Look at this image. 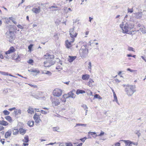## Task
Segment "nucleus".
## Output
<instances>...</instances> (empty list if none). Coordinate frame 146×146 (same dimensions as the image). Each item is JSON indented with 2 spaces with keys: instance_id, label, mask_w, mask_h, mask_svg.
I'll list each match as a JSON object with an SVG mask.
<instances>
[{
  "instance_id": "obj_1",
  "label": "nucleus",
  "mask_w": 146,
  "mask_h": 146,
  "mask_svg": "<svg viewBox=\"0 0 146 146\" xmlns=\"http://www.w3.org/2000/svg\"><path fill=\"white\" fill-rule=\"evenodd\" d=\"M119 26L123 33L131 34L133 31V29L134 27V24L133 21H124Z\"/></svg>"
},
{
  "instance_id": "obj_2",
  "label": "nucleus",
  "mask_w": 146,
  "mask_h": 146,
  "mask_svg": "<svg viewBox=\"0 0 146 146\" xmlns=\"http://www.w3.org/2000/svg\"><path fill=\"white\" fill-rule=\"evenodd\" d=\"M53 55H50L48 53H47L44 55V58L47 60L44 62V65L45 67H49L54 64L55 62L53 60Z\"/></svg>"
},
{
  "instance_id": "obj_3",
  "label": "nucleus",
  "mask_w": 146,
  "mask_h": 146,
  "mask_svg": "<svg viewBox=\"0 0 146 146\" xmlns=\"http://www.w3.org/2000/svg\"><path fill=\"white\" fill-rule=\"evenodd\" d=\"M135 88V85H127L125 86V91L128 96H131L136 92Z\"/></svg>"
},
{
  "instance_id": "obj_4",
  "label": "nucleus",
  "mask_w": 146,
  "mask_h": 146,
  "mask_svg": "<svg viewBox=\"0 0 146 146\" xmlns=\"http://www.w3.org/2000/svg\"><path fill=\"white\" fill-rule=\"evenodd\" d=\"M87 45H85L82 46L80 50V56L82 58H85L87 56L88 53V49L87 48Z\"/></svg>"
},
{
  "instance_id": "obj_5",
  "label": "nucleus",
  "mask_w": 146,
  "mask_h": 146,
  "mask_svg": "<svg viewBox=\"0 0 146 146\" xmlns=\"http://www.w3.org/2000/svg\"><path fill=\"white\" fill-rule=\"evenodd\" d=\"M6 37L8 39L10 42H11L15 39V37L13 32L11 31H7L6 33Z\"/></svg>"
},
{
  "instance_id": "obj_6",
  "label": "nucleus",
  "mask_w": 146,
  "mask_h": 146,
  "mask_svg": "<svg viewBox=\"0 0 146 146\" xmlns=\"http://www.w3.org/2000/svg\"><path fill=\"white\" fill-rule=\"evenodd\" d=\"M74 27L70 29L69 32L71 38V42H73L75 40L74 38L76 37L77 34L74 31Z\"/></svg>"
},
{
  "instance_id": "obj_7",
  "label": "nucleus",
  "mask_w": 146,
  "mask_h": 146,
  "mask_svg": "<svg viewBox=\"0 0 146 146\" xmlns=\"http://www.w3.org/2000/svg\"><path fill=\"white\" fill-rule=\"evenodd\" d=\"M62 93V90L61 89L56 88L53 91V94L54 96L59 97L61 95Z\"/></svg>"
},
{
  "instance_id": "obj_8",
  "label": "nucleus",
  "mask_w": 146,
  "mask_h": 146,
  "mask_svg": "<svg viewBox=\"0 0 146 146\" xmlns=\"http://www.w3.org/2000/svg\"><path fill=\"white\" fill-rule=\"evenodd\" d=\"M41 11V9L40 6H38L37 7H33L31 10L32 12L36 14H38L40 13Z\"/></svg>"
},
{
  "instance_id": "obj_9",
  "label": "nucleus",
  "mask_w": 146,
  "mask_h": 146,
  "mask_svg": "<svg viewBox=\"0 0 146 146\" xmlns=\"http://www.w3.org/2000/svg\"><path fill=\"white\" fill-rule=\"evenodd\" d=\"M52 102L53 106H57L60 104V100L57 98H53L52 100Z\"/></svg>"
},
{
  "instance_id": "obj_10",
  "label": "nucleus",
  "mask_w": 146,
  "mask_h": 146,
  "mask_svg": "<svg viewBox=\"0 0 146 146\" xmlns=\"http://www.w3.org/2000/svg\"><path fill=\"white\" fill-rule=\"evenodd\" d=\"M133 15H134L135 17L137 19H140L142 17L143 15L142 12H137L134 13Z\"/></svg>"
},
{
  "instance_id": "obj_11",
  "label": "nucleus",
  "mask_w": 146,
  "mask_h": 146,
  "mask_svg": "<svg viewBox=\"0 0 146 146\" xmlns=\"http://www.w3.org/2000/svg\"><path fill=\"white\" fill-rule=\"evenodd\" d=\"M15 51V48L13 46L11 47L9 50L5 52V54H9L14 52Z\"/></svg>"
},
{
  "instance_id": "obj_12",
  "label": "nucleus",
  "mask_w": 146,
  "mask_h": 146,
  "mask_svg": "<svg viewBox=\"0 0 146 146\" xmlns=\"http://www.w3.org/2000/svg\"><path fill=\"white\" fill-rule=\"evenodd\" d=\"M123 141L125 143V144H126V146H131V144L133 143V142L130 141L129 140H122L120 141Z\"/></svg>"
},
{
  "instance_id": "obj_13",
  "label": "nucleus",
  "mask_w": 146,
  "mask_h": 146,
  "mask_svg": "<svg viewBox=\"0 0 146 146\" xmlns=\"http://www.w3.org/2000/svg\"><path fill=\"white\" fill-rule=\"evenodd\" d=\"M56 68V69L58 70V71H60L62 69V63L61 62H59Z\"/></svg>"
},
{
  "instance_id": "obj_14",
  "label": "nucleus",
  "mask_w": 146,
  "mask_h": 146,
  "mask_svg": "<svg viewBox=\"0 0 146 146\" xmlns=\"http://www.w3.org/2000/svg\"><path fill=\"white\" fill-rule=\"evenodd\" d=\"M11 130H9L5 133V138H7L10 137L11 135Z\"/></svg>"
},
{
  "instance_id": "obj_15",
  "label": "nucleus",
  "mask_w": 146,
  "mask_h": 146,
  "mask_svg": "<svg viewBox=\"0 0 146 146\" xmlns=\"http://www.w3.org/2000/svg\"><path fill=\"white\" fill-rule=\"evenodd\" d=\"M71 40L69 41L68 40H67L65 41L66 46L67 48H69L71 46Z\"/></svg>"
},
{
  "instance_id": "obj_16",
  "label": "nucleus",
  "mask_w": 146,
  "mask_h": 146,
  "mask_svg": "<svg viewBox=\"0 0 146 146\" xmlns=\"http://www.w3.org/2000/svg\"><path fill=\"white\" fill-rule=\"evenodd\" d=\"M68 95L69 98H71L73 99L75 98L76 97V95L74 93H72L70 92L68 93Z\"/></svg>"
},
{
  "instance_id": "obj_17",
  "label": "nucleus",
  "mask_w": 146,
  "mask_h": 146,
  "mask_svg": "<svg viewBox=\"0 0 146 146\" xmlns=\"http://www.w3.org/2000/svg\"><path fill=\"white\" fill-rule=\"evenodd\" d=\"M90 78V76L88 74L83 75L82 76V78L84 80H87Z\"/></svg>"
},
{
  "instance_id": "obj_18",
  "label": "nucleus",
  "mask_w": 146,
  "mask_h": 146,
  "mask_svg": "<svg viewBox=\"0 0 146 146\" xmlns=\"http://www.w3.org/2000/svg\"><path fill=\"white\" fill-rule=\"evenodd\" d=\"M27 111L29 113L32 114L34 113V110L33 108L31 107H29L27 110Z\"/></svg>"
},
{
  "instance_id": "obj_19",
  "label": "nucleus",
  "mask_w": 146,
  "mask_h": 146,
  "mask_svg": "<svg viewBox=\"0 0 146 146\" xmlns=\"http://www.w3.org/2000/svg\"><path fill=\"white\" fill-rule=\"evenodd\" d=\"M28 71L31 72L36 73L38 74L40 73V71L37 69H31L30 70H28Z\"/></svg>"
},
{
  "instance_id": "obj_20",
  "label": "nucleus",
  "mask_w": 146,
  "mask_h": 146,
  "mask_svg": "<svg viewBox=\"0 0 146 146\" xmlns=\"http://www.w3.org/2000/svg\"><path fill=\"white\" fill-rule=\"evenodd\" d=\"M70 58L68 60L69 62H72L76 58V56H69Z\"/></svg>"
},
{
  "instance_id": "obj_21",
  "label": "nucleus",
  "mask_w": 146,
  "mask_h": 146,
  "mask_svg": "<svg viewBox=\"0 0 146 146\" xmlns=\"http://www.w3.org/2000/svg\"><path fill=\"white\" fill-rule=\"evenodd\" d=\"M0 124L4 126H6L8 125V123L7 121L2 120L0 121Z\"/></svg>"
},
{
  "instance_id": "obj_22",
  "label": "nucleus",
  "mask_w": 146,
  "mask_h": 146,
  "mask_svg": "<svg viewBox=\"0 0 146 146\" xmlns=\"http://www.w3.org/2000/svg\"><path fill=\"white\" fill-rule=\"evenodd\" d=\"M85 93V91L80 89H78L76 91V94L78 95L80 94H83Z\"/></svg>"
},
{
  "instance_id": "obj_23",
  "label": "nucleus",
  "mask_w": 146,
  "mask_h": 146,
  "mask_svg": "<svg viewBox=\"0 0 146 146\" xmlns=\"http://www.w3.org/2000/svg\"><path fill=\"white\" fill-rule=\"evenodd\" d=\"M58 7L56 6H52L49 7V9H51L52 11H57L58 10L57 9H53V8H57Z\"/></svg>"
},
{
  "instance_id": "obj_24",
  "label": "nucleus",
  "mask_w": 146,
  "mask_h": 146,
  "mask_svg": "<svg viewBox=\"0 0 146 146\" xmlns=\"http://www.w3.org/2000/svg\"><path fill=\"white\" fill-rule=\"evenodd\" d=\"M5 118L10 123H12L13 121L12 118L10 116H7L5 117Z\"/></svg>"
},
{
  "instance_id": "obj_25",
  "label": "nucleus",
  "mask_w": 146,
  "mask_h": 146,
  "mask_svg": "<svg viewBox=\"0 0 146 146\" xmlns=\"http://www.w3.org/2000/svg\"><path fill=\"white\" fill-rule=\"evenodd\" d=\"M14 113L15 115H17L19 114H21V111L20 110H16L14 111Z\"/></svg>"
},
{
  "instance_id": "obj_26",
  "label": "nucleus",
  "mask_w": 146,
  "mask_h": 146,
  "mask_svg": "<svg viewBox=\"0 0 146 146\" xmlns=\"http://www.w3.org/2000/svg\"><path fill=\"white\" fill-rule=\"evenodd\" d=\"M28 125L30 127H32L34 124V121H29L27 123Z\"/></svg>"
},
{
  "instance_id": "obj_27",
  "label": "nucleus",
  "mask_w": 146,
  "mask_h": 146,
  "mask_svg": "<svg viewBox=\"0 0 146 146\" xmlns=\"http://www.w3.org/2000/svg\"><path fill=\"white\" fill-rule=\"evenodd\" d=\"M94 82L92 79H90L87 85L90 87L93 85L92 83Z\"/></svg>"
},
{
  "instance_id": "obj_28",
  "label": "nucleus",
  "mask_w": 146,
  "mask_h": 146,
  "mask_svg": "<svg viewBox=\"0 0 146 146\" xmlns=\"http://www.w3.org/2000/svg\"><path fill=\"white\" fill-rule=\"evenodd\" d=\"M29 141V137L27 136L24 137V139L23 140V141L24 142L27 143Z\"/></svg>"
},
{
  "instance_id": "obj_29",
  "label": "nucleus",
  "mask_w": 146,
  "mask_h": 146,
  "mask_svg": "<svg viewBox=\"0 0 146 146\" xmlns=\"http://www.w3.org/2000/svg\"><path fill=\"white\" fill-rule=\"evenodd\" d=\"M12 132L13 135H15L17 134L18 133L19 131L17 129H13L12 130Z\"/></svg>"
},
{
  "instance_id": "obj_30",
  "label": "nucleus",
  "mask_w": 146,
  "mask_h": 146,
  "mask_svg": "<svg viewBox=\"0 0 146 146\" xmlns=\"http://www.w3.org/2000/svg\"><path fill=\"white\" fill-rule=\"evenodd\" d=\"M140 31L143 33H146V29L145 27L140 28Z\"/></svg>"
},
{
  "instance_id": "obj_31",
  "label": "nucleus",
  "mask_w": 146,
  "mask_h": 146,
  "mask_svg": "<svg viewBox=\"0 0 146 146\" xmlns=\"http://www.w3.org/2000/svg\"><path fill=\"white\" fill-rule=\"evenodd\" d=\"M19 132L20 133L24 134L26 132V131L23 128H20L19 129Z\"/></svg>"
},
{
  "instance_id": "obj_32",
  "label": "nucleus",
  "mask_w": 146,
  "mask_h": 146,
  "mask_svg": "<svg viewBox=\"0 0 146 146\" xmlns=\"http://www.w3.org/2000/svg\"><path fill=\"white\" fill-rule=\"evenodd\" d=\"M3 113L5 115H8L10 114V112L7 110H4Z\"/></svg>"
},
{
  "instance_id": "obj_33",
  "label": "nucleus",
  "mask_w": 146,
  "mask_h": 146,
  "mask_svg": "<svg viewBox=\"0 0 146 146\" xmlns=\"http://www.w3.org/2000/svg\"><path fill=\"white\" fill-rule=\"evenodd\" d=\"M39 115H38L36 113H35L34 115L33 118L35 120L37 119L40 117H39Z\"/></svg>"
},
{
  "instance_id": "obj_34",
  "label": "nucleus",
  "mask_w": 146,
  "mask_h": 146,
  "mask_svg": "<svg viewBox=\"0 0 146 146\" xmlns=\"http://www.w3.org/2000/svg\"><path fill=\"white\" fill-rule=\"evenodd\" d=\"M82 107L84 108L85 110H86V115L87 114V111H88L87 110L88 108L86 105L84 104L82 106Z\"/></svg>"
},
{
  "instance_id": "obj_35",
  "label": "nucleus",
  "mask_w": 146,
  "mask_h": 146,
  "mask_svg": "<svg viewBox=\"0 0 146 146\" xmlns=\"http://www.w3.org/2000/svg\"><path fill=\"white\" fill-rule=\"evenodd\" d=\"M86 124H83L81 123H77L75 127L77 126H82L84 127H86Z\"/></svg>"
},
{
  "instance_id": "obj_36",
  "label": "nucleus",
  "mask_w": 146,
  "mask_h": 146,
  "mask_svg": "<svg viewBox=\"0 0 146 146\" xmlns=\"http://www.w3.org/2000/svg\"><path fill=\"white\" fill-rule=\"evenodd\" d=\"M88 69L90 71H91V67H92V65H91V63L90 62L88 64Z\"/></svg>"
},
{
  "instance_id": "obj_37",
  "label": "nucleus",
  "mask_w": 146,
  "mask_h": 146,
  "mask_svg": "<svg viewBox=\"0 0 146 146\" xmlns=\"http://www.w3.org/2000/svg\"><path fill=\"white\" fill-rule=\"evenodd\" d=\"M0 74L4 75H8V73L0 71Z\"/></svg>"
},
{
  "instance_id": "obj_38",
  "label": "nucleus",
  "mask_w": 146,
  "mask_h": 146,
  "mask_svg": "<svg viewBox=\"0 0 146 146\" xmlns=\"http://www.w3.org/2000/svg\"><path fill=\"white\" fill-rule=\"evenodd\" d=\"M114 98L115 101L117 103H118L117 98L115 94H113Z\"/></svg>"
},
{
  "instance_id": "obj_39",
  "label": "nucleus",
  "mask_w": 146,
  "mask_h": 146,
  "mask_svg": "<svg viewBox=\"0 0 146 146\" xmlns=\"http://www.w3.org/2000/svg\"><path fill=\"white\" fill-rule=\"evenodd\" d=\"M40 112L42 114H47L48 112L46 111H45L44 110H40Z\"/></svg>"
},
{
  "instance_id": "obj_40",
  "label": "nucleus",
  "mask_w": 146,
  "mask_h": 146,
  "mask_svg": "<svg viewBox=\"0 0 146 146\" xmlns=\"http://www.w3.org/2000/svg\"><path fill=\"white\" fill-rule=\"evenodd\" d=\"M104 133V132L102 131L100 133L99 135H96V137H97V136H102Z\"/></svg>"
},
{
  "instance_id": "obj_41",
  "label": "nucleus",
  "mask_w": 146,
  "mask_h": 146,
  "mask_svg": "<svg viewBox=\"0 0 146 146\" xmlns=\"http://www.w3.org/2000/svg\"><path fill=\"white\" fill-rule=\"evenodd\" d=\"M68 94H64L63 96V98H64L65 99H66L69 98L68 97Z\"/></svg>"
},
{
  "instance_id": "obj_42",
  "label": "nucleus",
  "mask_w": 146,
  "mask_h": 146,
  "mask_svg": "<svg viewBox=\"0 0 146 146\" xmlns=\"http://www.w3.org/2000/svg\"><path fill=\"white\" fill-rule=\"evenodd\" d=\"M10 20H11L12 21V22L14 23L15 24H17V23L15 21V20L14 19V18H13L12 17H11V18H9Z\"/></svg>"
},
{
  "instance_id": "obj_43",
  "label": "nucleus",
  "mask_w": 146,
  "mask_h": 146,
  "mask_svg": "<svg viewBox=\"0 0 146 146\" xmlns=\"http://www.w3.org/2000/svg\"><path fill=\"white\" fill-rule=\"evenodd\" d=\"M35 121L36 123H39L41 121V120L40 119V118H39L37 119H36L35 120Z\"/></svg>"
},
{
  "instance_id": "obj_44",
  "label": "nucleus",
  "mask_w": 146,
  "mask_h": 146,
  "mask_svg": "<svg viewBox=\"0 0 146 146\" xmlns=\"http://www.w3.org/2000/svg\"><path fill=\"white\" fill-rule=\"evenodd\" d=\"M128 50L129 51H133L135 52L134 50V49L133 48L131 47H129L128 48Z\"/></svg>"
},
{
  "instance_id": "obj_45",
  "label": "nucleus",
  "mask_w": 146,
  "mask_h": 146,
  "mask_svg": "<svg viewBox=\"0 0 146 146\" xmlns=\"http://www.w3.org/2000/svg\"><path fill=\"white\" fill-rule=\"evenodd\" d=\"M33 45L32 44H30L28 46V49L29 50L31 51V48L33 46Z\"/></svg>"
},
{
  "instance_id": "obj_46",
  "label": "nucleus",
  "mask_w": 146,
  "mask_h": 146,
  "mask_svg": "<svg viewBox=\"0 0 146 146\" xmlns=\"http://www.w3.org/2000/svg\"><path fill=\"white\" fill-rule=\"evenodd\" d=\"M127 70L128 71H129L130 72H133L135 71V70H133L129 68H127Z\"/></svg>"
},
{
  "instance_id": "obj_47",
  "label": "nucleus",
  "mask_w": 146,
  "mask_h": 146,
  "mask_svg": "<svg viewBox=\"0 0 146 146\" xmlns=\"http://www.w3.org/2000/svg\"><path fill=\"white\" fill-rule=\"evenodd\" d=\"M57 143L59 144V146H65V143Z\"/></svg>"
},
{
  "instance_id": "obj_48",
  "label": "nucleus",
  "mask_w": 146,
  "mask_h": 146,
  "mask_svg": "<svg viewBox=\"0 0 146 146\" xmlns=\"http://www.w3.org/2000/svg\"><path fill=\"white\" fill-rule=\"evenodd\" d=\"M127 10H128V12H130V13H132L133 11V8H132V9L128 8Z\"/></svg>"
},
{
  "instance_id": "obj_49",
  "label": "nucleus",
  "mask_w": 146,
  "mask_h": 146,
  "mask_svg": "<svg viewBox=\"0 0 146 146\" xmlns=\"http://www.w3.org/2000/svg\"><path fill=\"white\" fill-rule=\"evenodd\" d=\"M72 145L71 143H66L65 146H72Z\"/></svg>"
},
{
  "instance_id": "obj_50",
  "label": "nucleus",
  "mask_w": 146,
  "mask_h": 146,
  "mask_svg": "<svg viewBox=\"0 0 146 146\" xmlns=\"http://www.w3.org/2000/svg\"><path fill=\"white\" fill-rule=\"evenodd\" d=\"M87 94L88 95H89L90 96L92 95V91L90 90H89L88 91V92L87 93Z\"/></svg>"
},
{
  "instance_id": "obj_51",
  "label": "nucleus",
  "mask_w": 146,
  "mask_h": 146,
  "mask_svg": "<svg viewBox=\"0 0 146 146\" xmlns=\"http://www.w3.org/2000/svg\"><path fill=\"white\" fill-rule=\"evenodd\" d=\"M46 74L48 75L49 76H50L51 75V73L49 71H47L46 72Z\"/></svg>"
},
{
  "instance_id": "obj_52",
  "label": "nucleus",
  "mask_w": 146,
  "mask_h": 146,
  "mask_svg": "<svg viewBox=\"0 0 146 146\" xmlns=\"http://www.w3.org/2000/svg\"><path fill=\"white\" fill-rule=\"evenodd\" d=\"M8 54H5V55L4 56V57L6 59H8L9 58V56H8Z\"/></svg>"
},
{
  "instance_id": "obj_53",
  "label": "nucleus",
  "mask_w": 146,
  "mask_h": 146,
  "mask_svg": "<svg viewBox=\"0 0 146 146\" xmlns=\"http://www.w3.org/2000/svg\"><path fill=\"white\" fill-rule=\"evenodd\" d=\"M60 100H61V101L63 103H65V102H66V99H65L64 98H61L60 99Z\"/></svg>"
},
{
  "instance_id": "obj_54",
  "label": "nucleus",
  "mask_w": 146,
  "mask_h": 146,
  "mask_svg": "<svg viewBox=\"0 0 146 146\" xmlns=\"http://www.w3.org/2000/svg\"><path fill=\"white\" fill-rule=\"evenodd\" d=\"M17 27H18V28H20L21 29H23V27L20 25H17Z\"/></svg>"
},
{
  "instance_id": "obj_55",
  "label": "nucleus",
  "mask_w": 146,
  "mask_h": 146,
  "mask_svg": "<svg viewBox=\"0 0 146 146\" xmlns=\"http://www.w3.org/2000/svg\"><path fill=\"white\" fill-rule=\"evenodd\" d=\"M136 134L137 135L138 137L141 135V133H140L139 131H137Z\"/></svg>"
},
{
  "instance_id": "obj_56",
  "label": "nucleus",
  "mask_w": 146,
  "mask_h": 146,
  "mask_svg": "<svg viewBox=\"0 0 146 146\" xmlns=\"http://www.w3.org/2000/svg\"><path fill=\"white\" fill-rule=\"evenodd\" d=\"M33 60L32 59H30L29 60V61H28V62L30 64H31V63H33Z\"/></svg>"
},
{
  "instance_id": "obj_57",
  "label": "nucleus",
  "mask_w": 146,
  "mask_h": 146,
  "mask_svg": "<svg viewBox=\"0 0 146 146\" xmlns=\"http://www.w3.org/2000/svg\"><path fill=\"white\" fill-rule=\"evenodd\" d=\"M87 138L86 137H85L84 138H83L81 139V140L82 142H84L85 141V140Z\"/></svg>"
},
{
  "instance_id": "obj_58",
  "label": "nucleus",
  "mask_w": 146,
  "mask_h": 146,
  "mask_svg": "<svg viewBox=\"0 0 146 146\" xmlns=\"http://www.w3.org/2000/svg\"><path fill=\"white\" fill-rule=\"evenodd\" d=\"M115 145L116 146H120V143L118 142L115 143Z\"/></svg>"
},
{
  "instance_id": "obj_59",
  "label": "nucleus",
  "mask_w": 146,
  "mask_h": 146,
  "mask_svg": "<svg viewBox=\"0 0 146 146\" xmlns=\"http://www.w3.org/2000/svg\"><path fill=\"white\" fill-rule=\"evenodd\" d=\"M4 127L0 125V131H2L3 130Z\"/></svg>"
},
{
  "instance_id": "obj_60",
  "label": "nucleus",
  "mask_w": 146,
  "mask_h": 146,
  "mask_svg": "<svg viewBox=\"0 0 146 146\" xmlns=\"http://www.w3.org/2000/svg\"><path fill=\"white\" fill-rule=\"evenodd\" d=\"M16 108L15 107H13L12 108H9V110L10 111H12L13 110H15Z\"/></svg>"
},
{
  "instance_id": "obj_61",
  "label": "nucleus",
  "mask_w": 146,
  "mask_h": 146,
  "mask_svg": "<svg viewBox=\"0 0 146 146\" xmlns=\"http://www.w3.org/2000/svg\"><path fill=\"white\" fill-rule=\"evenodd\" d=\"M56 143V142H55L54 143H49V144H46V145H53L54 144H55V143Z\"/></svg>"
},
{
  "instance_id": "obj_62",
  "label": "nucleus",
  "mask_w": 146,
  "mask_h": 146,
  "mask_svg": "<svg viewBox=\"0 0 146 146\" xmlns=\"http://www.w3.org/2000/svg\"><path fill=\"white\" fill-rule=\"evenodd\" d=\"M99 95L97 94H96L94 95V98H98V97H99Z\"/></svg>"
},
{
  "instance_id": "obj_63",
  "label": "nucleus",
  "mask_w": 146,
  "mask_h": 146,
  "mask_svg": "<svg viewBox=\"0 0 146 146\" xmlns=\"http://www.w3.org/2000/svg\"><path fill=\"white\" fill-rule=\"evenodd\" d=\"M0 58L1 59H3L4 58L3 56L2 55V54L0 53Z\"/></svg>"
},
{
  "instance_id": "obj_64",
  "label": "nucleus",
  "mask_w": 146,
  "mask_h": 146,
  "mask_svg": "<svg viewBox=\"0 0 146 146\" xmlns=\"http://www.w3.org/2000/svg\"><path fill=\"white\" fill-rule=\"evenodd\" d=\"M30 85L31 86V87H33L34 88H37V86L36 85H32V84H30Z\"/></svg>"
}]
</instances>
